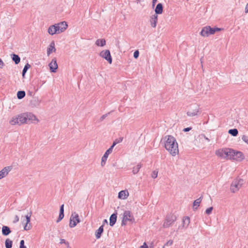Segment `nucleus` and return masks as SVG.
I'll use <instances>...</instances> for the list:
<instances>
[{
    "label": "nucleus",
    "mask_w": 248,
    "mask_h": 248,
    "mask_svg": "<svg viewBox=\"0 0 248 248\" xmlns=\"http://www.w3.org/2000/svg\"><path fill=\"white\" fill-rule=\"evenodd\" d=\"M166 139L165 143V147L166 149L172 156H175L179 153L178 143L175 139L171 135H168L165 137Z\"/></svg>",
    "instance_id": "1"
},
{
    "label": "nucleus",
    "mask_w": 248,
    "mask_h": 248,
    "mask_svg": "<svg viewBox=\"0 0 248 248\" xmlns=\"http://www.w3.org/2000/svg\"><path fill=\"white\" fill-rule=\"evenodd\" d=\"M19 125L24 123L32 122L33 121L37 120L36 116L31 112H26L20 114L17 116Z\"/></svg>",
    "instance_id": "2"
},
{
    "label": "nucleus",
    "mask_w": 248,
    "mask_h": 248,
    "mask_svg": "<svg viewBox=\"0 0 248 248\" xmlns=\"http://www.w3.org/2000/svg\"><path fill=\"white\" fill-rule=\"evenodd\" d=\"M201 113L200 108L199 105L196 104L191 105L186 112L187 116L189 117H193Z\"/></svg>",
    "instance_id": "3"
},
{
    "label": "nucleus",
    "mask_w": 248,
    "mask_h": 248,
    "mask_svg": "<svg viewBox=\"0 0 248 248\" xmlns=\"http://www.w3.org/2000/svg\"><path fill=\"white\" fill-rule=\"evenodd\" d=\"M176 217L173 214H168L167 215L165 222L163 225L164 228H168L176 220Z\"/></svg>",
    "instance_id": "4"
},
{
    "label": "nucleus",
    "mask_w": 248,
    "mask_h": 248,
    "mask_svg": "<svg viewBox=\"0 0 248 248\" xmlns=\"http://www.w3.org/2000/svg\"><path fill=\"white\" fill-rule=\"evenodd\" d=\"M80 222V220L79 218L78 215L76 212L73 213L70 218L69 227L70 228L75 227L77 223Z\"/></svg>",
    "instance_id": "5"
},
{
    "label": "nucleus",
    "mask_w": 248,
    "mask_h": 248,
    "mask_svg": "<svg viewBox=\"0 0 248 248\" xmlns=\"http://www.w3.org/2000/svg\"><path fill=\"white\" fill-rule=\"evenodd\" d=\"M31 212L28 213L27 215L25 216V220H23L22 221V224H24V230L25 231H28L31 229V225L30 223L31 217Z\"/></svg>",
    "instance_id": "6"
},
{
    "label": "nucleus",
    "mask_w": 248,
    "mask_h": 248,
    "mask_svg": "<svg viewBox=\"0 0 248 248\" xmlns=\"http://www.w3.org/2000/svg\"><path fill=\"white\" fill-rule=\"evenodd\" d=\"M99 56L107 60L109 64L112 63V59L109 50H102L100 52Z\"/></svg>",
    "instance_id": "7"
},
{
    "label": "nucleus",
    "mask_w": 248,
    "mask_h": 248,
    "mask_svg": "<svg viewBox=\"0 0 248 248\" xmlns=\"http://www.w3.org/2000/svg\"><path fill=\"white\" fill-rule=\"evenodd\" d=\"M59 33L63 32L67 28L68 25L65 21H62L54 25Z\"/></svg>",
    "instance_id": "8"
},
{
    "label": "nucleus",
    "mask_w": 248,
    "mask_h": 248,
    "mask_svg": "<svg viewBox=\"0 0 248 248\" xmlns=\"http://www.w3.org/2000/svg\"><path fill=\"white\" fill-rule=\"evenodd\" d=\"M232 154L231 159L241 161L244 159V155L240 151H236L233 150V153H232Z\"/></svg>",
    "instance_id": "9"
},
{
    "label": "nucleus",
    "mask_w": 248,
    "mask_h": 248,
    "mask_svg": "<svg viewBox=\"0 0 248 248\" xmlns=\"http://www.w3.org/2000/svg\"><path fill=\"white\" fill-rule=\"evenodd\" d=\"M123 217H124L128 221L133 223L135 222V218L133 215L131 214L130 211H125L124 213Z\"/></svg>",
    "instance_id": "10"
},
{
    "label": "nucleus",
    "mask_w": 248,
    "mask_h": 248,
    "mask_svg": "<svg viewBox=\"0 0 248 248\" xmlns=\"http://www.w3.org/2000/svg\"><path fill=\"white\" fill-rule=\"evenodd\" d=\"M112 152V149L109 147L105 153L104 155L102 157L101 159V166H104L106 163L107 159L108 157V155L111 154Z\"/></svg>",
    "instance_id": "11"
},
{
    "label": "nucleus",
    "mask_w": 248,
    "mask_h": 248,
    "mask_svg": "<svg viewBox=\"0 0 248 248\" xmlns=\"http://www.w3.org/2000/svg\"><path fill=\"white\" fill-rule=\"evenodd\" d=\"M48 66L49 67L50 72L55 73L58 67L56 59L55 58L53 59Z\"/></svg>",
    "instance_id": "12"
},
{
    "label": "nucleus",
    "mask_w": 248,
    "mask_h": 248,
    "mask_svg": "<svg viewBox=\"0 0 248 248\" xmlns=\"http://www.w3.org/2000/svg\"><path fill=\"white\" fill-rule=\"evenodd\" d=\"M241 187V186L239 184V182H237V181L234 180L231 185L230 189L232 192L235 193L238 191Z\"/></svg>",
    "instance_id": "13"
},
{
    "label": "nucleus",
    "mask_w": 248,
    "mask_h": 248,
    "mask_svg": "<svg viewBox=\"0 0 248 248\" xmlns=\"http://www.w3.org/2000/svg\"><path fill=\"white\" fill-rule=\"evenodd\" d=\"M158 16L156 14L152 15L150 17V22L151 25L153 28H155L157 22Z\"/></svg>",
    "instance_id": "14"
},
{
    "label": "nucleus",
    "mask_w": 248,
    "mask_h": 248,
    "mask_svg": "<svg viewBox=\"0 0 248 248\" xmlns=\"http://www.w3.org/2000/svg\"><path fill=\"white\" fill-rule=\"evenodd\" d=\"M11 170L10 167H6L4 168L0 171V179L5 177Z\"/></svg>",
    "instance_id": "15"
},
{
    "label": "nucleus",
    "mask_w": 248,
    "mask_h": 248,
    "mask_svg": "<svg viewBox=\"0 0 248 248\" xmlns=\"http://www.w3.org/2000/svg\"><path fill=\"white\" fill-rule=\"evenodd\" d=\"M209 26H207L204 27L203 28H202L201 31L200 32V34L202 36H203V37L209 36L210 35L209 33L210 31H209Z\"/></svg>",
    "instance_id": "16"
},
{
    "label": "nucleus",
    "mask_w": 248,
    "mask_h": 248,
    "mask_svg": "<svg viewBox=\"0 0 248 248\" xmlns=\"http://www.w3.org/2000/svg\"><path fill=\"white\" fill-rule=\"evenodd\" d=\"M155 14L156 15L162 14L163 12V6L162 3H158L155 9Z\"/></svg>",
    "instance_id": "17"
},
{
    "label": "nucleus",
    "mask_w": 248,
    "mask_h": 248,
    "mask_svg": "<svg viewBox=\"0 0 248 248\" xmlns=\"http://www.w3.org/2000/svg\"><path fill=\"white\" fill-rule=\"evenodd\" d=\"M232 153H233V150L230 148L224 149V154L225 155L224 158L228 157L231 159Z\"/></svg>",
    "instance_id": "18"
},
{
    "label": "nucleus",
    "mask_w": 248,
    "mask_h": 248,
    "mask_svg": "<svg viewBox=\"0 0 248 248\" xmlns=\"http://www.w3.org/2000/svg\"><path fill=\"white\" fill-rule=\"evenodd\" d=\"M117 213H114L112 214L109 217V225L111 227L113 226L117 220Z\"/></svg>",
    "instance_id": "19"
},
{
    "label": "nucleus",
    "mask_w": 248,
    "mask_h": 248,
    "mask_svg": "<svg viewBox=\"0 0 248 248\" xmlns=\"http://www.w3.org/2000/svg\"><path fill=\"white\" fill-rule=\"evenodd\" d=\"M128 196V192L127 190H122L118 193V198L121 199H125Z\"/></svg>",
    "instance_id": "20"
},
{
    "label": "nucleus",
    "mask_w": 248,
    "mask_h": 248,
    "mask_svg": "<svg viewBox=\"0 0 248 248\" xmlns=\"http://www.w3.org/2000/svg\"><path fill=\"white\" fill-rule=\"evenodd\" d=\"M1 232L3 235L7 236L11 232V230L9 227L7 226H3Z\"/></svg>",
    "instance_id": "21"
},
{
    "label": "nucleus",
    "mask_w": 248,
    "mask_h": 248,
    "mask_svg": "<svg viewBox=\"0 0 248 248\" xmlns=\"http://www.w3.org/2000/svg\"><path fill=\"white\" fill-rule=\"evenodd\" d=\"M55 51H56V48H55V44H54V42L53 41L50 43V44L49 46V47L47 48V56H49L51 52H55Z\"/></svg>",
    "instance_id": "22"
},
{
    "label": "nucleus",
    "mask_w": 248,
    "mask_h": 248,
    "mask_svg": "<svg viewBox=\"0 0 248 248\" xmlns=\"http://www.w3.org/2000/svg\"><path fill=\"white\" fill-rule=\"evenodd\" d=\"M103 231V225H102L95 232V237L97 239H99L101 237Z\"/></svg>",
    "instance_id": "23"
},
{
    "label": "nucleus",
    "mask_w": 248,
    "mask_h": 248,
    "mask_svg": "<svg viewBox=\"0 0 248 248\" xmlns=\"http://www.w3.org/2000/svg\"><path fill=\"white\" fill-rule=\"evenodd\" d=\"M40 101L37 98H33L30 102L31 106L32 107H37L39 106Z\"/></svg>",
    "instance_id": "24"
},
{
    "label": "nucleus",
    "mask_w": 248,
    "mask_h": 248,
    "mask_svg": "<svg viewBox=\"0 0 248 248\" xmlns=\"http://www.w3.org/2000/svg\"><path fill=\"white\" fill-rule=\"evenodd\" d=\"M202 197H200L199 198L194 201L193 204V208L194 210L197 209L198 207L199 206L200 204L202 202Z\"/></svg>",
    "instance_id": "25"
},
{
    "label": "nucleus",
    "mask_w": 248,
    "mask_h": 248,
    "mask_svg": "<svg viewBox=\"0 0 248 248\" xmlns=\"http://www.w3.org/2000/svg\"><path fill=\"white\" fill-rule=\"evenodd\" d=\"M48 32L51 35L59 34L58 32H57V29H56V27L54 26V25H51L49 27L48 29Z\"/></svg>",
    "instance_id": "26"
},
{
    "label": "nucleus",
    "mask_w": 248,
    "mask_h": 248,
    "mask_svg": "<svg viewBox=\"0 0 248 248\" xmlns=\"http://www.w3.org/2000/svg\"><path fill=\"white\" fill-rule=\"evenodd\" d=\"M11 58L13 61L15 62V64H17L20 62V58L18 55L16 54H12L11 55Z\"/></svg>",
    "instance_id": "27"
},
{
    "label": "nucleus",
    "mask_w": 248,
    "mask_h": 248,
    "mask_svg": "<svg viewBox=\"0 0 248 248\" xmlns=\"http://www.w3.org/2000/svg\"><path fill=\"white\" fill-rule=\"evenodd\" d=\"M190 223V218L188 217H185L183 219V226L187 228Z\"/></svg>",
    "instance_id": "28"
},
{
    "label": "nucleus",
    "mask_w": 248,
    "mask_h": 248,
    "mask_svg": "<svg viewBox=\"0 0 248 248\" xmlns=\"http://www.w3.org/2000/svg\"><path fill=\"white\" fill-rule=\"evenodd\" d=\"M106 43V42L105 39H98L95 42V45L100 46H104Z\"/></svg>",
    "instance_id": "29"
},
{
    "label": "nucleus",
    "mask_w": 248,
    "mask_h": 248,
    "mask_svg": "<svg viewBox=\"0 0 248 248\" xmlns=\"http://www.w3.org/2000/svg\"><path fill=\"white\" fill-rule=\"evenodd\" d=\"M224 149H218V150H217L216 151V155L218 156V157H221V158H224Z\"/></svg>",
    "instance_id": "30"
},
{
    "label": "nucleus",
    "mask_w": 248,
    "mask_h": 248,
    "mask_svg": "<svg viewBox=\"0 0 248 248\" xmlns=\"http://www.w3.org/2000/svg\"><path fill=\"white\" fill-rule=\"evenodd\" d=\"M9 123L11 125H15L16 124L19 125V121L17 116L13 117L11 120L9 121Z\"/></svg>",
    "instance_id": "31"
},
{
    "label": "nucleus",
    "mask_w": 248,
    "mask_h": 248,
    "mask_svg": "<svg viewBox=\"0 0 248 248\" xmlns=\"http://www.w3.org/2000/svg\"><path fill=\"white\" fill-rule=\"evenodd\" d=\"M25 95L26 93L24 91H19L17 93V97L18 99H21L23 98Z\"/></svg>",
    "instance_id": "32"
},
{
    "label": "nucleus",
    "mask_w": 248,
    "mask_h": 248,
    "mask_svg": "<svg viewBox=\"0 0 248 248\" xmlns=\"http://www.w3.org/2000/svg\"><path fill=\"white\" fill-rule=\"evenodd\" d=\"M13 245V241L7 238L6 239L5 242V246L6 248H12Z\"/></svg>",
    "instance_id": "33"
},
{
    "label": "nucleus",
    "mask_w": 248,
    "mask_h": 248,
    "mask_svg": "<svg viewBox=\"0 0 248 248\" xmlns=\"http://www.w3.org/2000/svg\"><path fill=\"white\" fill-rule=\"evenodd\" d=\"M228 133L233 136H236L238 134V131L237 129L234 128L229 130Z\"/></svg>",
    "instance_id": "34"
},
{
    "label": "nucleus",
    "mask_w": 248,
    "mask_h": 248,
    "mask_svg": "<svg viewBox=\"0 0 248 248\" xmlns=\"http://www.w3.org/2000/svg\"><path fill=\"white\" fill-rule=\"evenodd\" d=\"M123 140V138L121 137L119 139H116L113 142L112 145L110 147L112 149L118 143L121 142Z\"/></svg>",
    "instance_id": "35"
},
{
    "label": "nucleus",
    "mask_w": 248,
    "mask_h": 248,
    "mask_svg": "<svg viewBox=\"0 0 248 248\" xmlns=\"http://www.w3.org/2000/svg\"><path fill=\"white\" fill-rule=\"evenodd\" d=\"M30 67H31V65L29 63H27L25 65V66L22 70V75L23 77H24L25 76V75L26 73L27 70L30 68Z\"/></svg>",
    "instance_id": "36"
},
{
    "label": "nucleus",
    "mask_w": 248,
    "mask_h": 248,
    "mask_svg": "<svg viewBox=\"0 0 248 248\" xmlns=\"http://www.w3.org/2000/svg\"><path fill=\"white\" fill-rule=\"evenodd\" d=\"M141 167V164H138L136 166L134 167L133 169V173L135 174H137L140 170Z\"/></svg>",
    "instance_id": "37"
},
{
    "label": "nucleus",
    "mask_w": 248,
    "mask_h": 248,
    "mask_svg": "<svg viewBox=\"0 0 248 248\" xmlns=\"http://www.w3.org/2000/svg\"><path fill=\"white\" fill-rule=\"evenodd\" d=\"M63 217H64V214H62L61 213H59V216L58 218L56 220V222L57 223L59 222L61 220H62L63 219Z\"/></svg>",
    "instance_id": "38"
},
{
    "label": "nucleus",
    "mask_w": 248,
    "mask_h": 248,
    "mask_svg": "<svg viewBox=\"0 0 248 248\" xmlns=\"http://www.w3.org/2000/svg\"><path fill=\"white\" fill-rule=\"evenodd\" d=\"M60 244H65L67 246V248L69 247V243L68 242L66 241L65 239H60Z\"/></svg>",
    "instance_id": "39"
},
{
    "label": "nucleus",
    "mask_w": 248,
    "mask_h": 248,
    "mask_svg": "<svg viewBox=\"0 0 248 248\" xmlns=\"http://www.w3.org/2000/svg\"><path fill=\"white\" fill-rule=\"evenodd\" d=\"M213 209V207H210L209 208H208L206 211H205V213L207 215H209L211 213L212 210Z\"/></svg>",
    "instance_id": "40"
},
{
    "label": "nucleus",
    "mask_w": 248,
    "mask_h": 248,
    "mask_svg": "<svg viewBox=\"0 0 248 248\" xmlns=\"http://www.w3.org/2000/svg\"><path fill=\"white\" fill-rule=\"evenodd\" d=\"M158 171L154 170L152 173V177L153 178H155L157 177Z\"/></svg>",
    "instance_id": "41"
},
{
    "label": "nucleus",
    "mask_w": 248,
    "mask_h": 248,
    "mask_svg": "<svg viewBox=\"0 0 248 248\" xmlns=\"http://www.w3.org/2000/svg\"><path fill=\"white\" fill-rule=\"evenodd\" d=\"M242 140L248 144V136L243 135L242 137Z\"/></svg>",
    "instance_id": "42"
},
{
    "label": "nucleus",
    "mask_w": 248,
    "mask_h": 248,
    "mask_svg": "<svg viewBox=\"0 0 248 248\" xmlns=\"http://www.w3.org/2000/svg\"><path fill=\"white\" fill-rule=\"evenodd\" d=\"M209 31L210 35L214 34L216 32L214 28H211L210 26H209Z\"/></svg>",
    "instance_id": "43"
},
{
    "label": "nucleus",
    "mask_w": 248,
    "mask_h": 248,
    "mask_svg": "<svg viewBox=\"0 0 248 248\" xmlns=\"http://www.w3.org/2000/svg\"><path fill=\"white\" fill-rule=\"evenodd\" d=\"M110 113V112H108V113H107V114H104L100 118V121H103L108 115V114H109Z\"/></svg>",
    "instance_id": "44"
},
{
    "label": "nucleus",
    "mask_w": 248,
    "mask_h": 248,
    "mask_svg": "<svg viewBox=\"0 0 248 248\" xmlns=\"http://www.w3.org/2000/svg\"><path fill=\"white\" fill-rule=\"evenodd\" d=\"M235 180L236 181H237V182H239V184L240 185V186H242L243 184L244 180L242 179H240V178L236 179H235Z\"/></svg>",
    "instance_id": "45"
},
{
    "label": "nucleus",
    "mask_w": 248,
    "mask_h": 248,
    "mask_svg": "<svg viewBox=\"0 0 248 248\" xmlns=\"http://www.w3.org/2000/svg\"><path fill=\"white\" fill-rule=\"evenodd\" d=\"M139 56V52L138 50H137L134 52L133 56L135 59H137L138 58Z\"/></svg>",
    "instance_id": "46"
},
{
    "label": "nucleus",
    "mask_w": 248,
    "mask_h": 248,
    "mask_svg": "<svg viewBox=\"0 0 248 248\" xmlns=\"http://www.w3.org/2000/svg\"><path fill=\"white\" fill-rule=\"evenodd\" d=\"M199 137L202 139V138H204V139H205L207 141H209L210 140L209 139L207 138L205 135L203 134H202L201 135H200Z\"/></svg>",
    "instance_id": "47"
},
{
    "label": "nucleus",
    "mask_w": 248,
    "mask_h": 248,
    "mask_svg": "<svg viewBox=\"0 0 248 248\" xmlns=\"http://www.w3.org/2000/svg\"><path fill=\"white\" fill-rule=\"evenodd\" d=\"M61 213V214H64V204H62L61 206H60V213Z\"/></svg>",
    "instance_id": "48"
},
{
    "label": "nucleus",
    "mask_w": 248,
    "mask_h": 248,
    "mask_svg": "<svg viewBox=\"0 0 248 248\" xmlns=\"http://www.w3.org/2000/svg\"><path fill=\"white\" fill-rule=\"evenodd\" d=\"M19 221V217L17 215L15 216L14 220H13V223H16Z\"/></svg>",
    "instance_id": "49"
},
{
    "label": "nucleus",
    "mask_w": 248,
    "mask_h": 248,
    "mask_svg": "<svg viewBox=\"0 0 248 248\" xmlns=\"http://www.w3.org/2000/svg\"><path fill=\"white\" fill-rule=\"evenodd\" d=\"M128 221L124 217H123L122 221V226H124L126 224V222Z\"/></svg>",
    "instance_id": "50"
},
{
    "label": "nucleus",
    "mask_w": 248,
    "mask_h": 248,
    "mask_svg": "<svg viewBox=\"0 0 248 248\" xmlns=\"http://www.w3.org/2000/svg\"><path fill=\"white\" fill-rule=\"evenodd\" d=\"M173 244V241L172 240H170L169 241H168L164 245V246H170L172 245Z\"/></svg>",
    "instance_id": "51"
},
{
    "label": "nucleus",
    "mask_w": 248,
    "mask_h": 248,
    "mask_svg": "<svg viewBox=\"0 0 248 248\" xmlns=\"http://www.w3.org/2000/svg\"><path fill=\"white\" fill-rule=\"evenodd\" d=\"M192 129V127H186V128H184L183 131L184 132H188V131H189L190 130H191Z\"/></svg>",
    "instance_id": "52"
},
{
    "label": "nucleus",
    "mask_w": 248,
    "mask_h": 248,
    "mask_svg": "<svg viewBox=\"0 0 248 248\" xmlns=\"http://www.w3.org/2000/svg\"><path fill=\"white\" fill-rule=\"evenodd\" d=\"M4 65V63L2 61V60L0 58V68H2Z\"/></svg>",
    "instance_id": "53"
},
{
    "label": "nucleus",
    "mask_w": 248,
    "mask_h": 248,
    "mask_svg": "<svg viewBox=\"0 0 248 248\" xmlns=\"http://www.w3.org/2000/svg\"><path fill=\"white\" fill-rule=\"evenodd\" d=\"M24 243H25L24 240H21L20 242V246L19 247H22V246H25Z\"/></svg>",
    "instance_id": "54"
},
{
    "label": "nucleus",
    "mask_w": 248,
    "mask_h": 248,
    "mask_svg": "<svg viewBox=\"0 0 248 248\" xmlns=\"http://www.w3.org/2000/svg\"><path fill=\"white\" fill-rule=\"evenodd\" d=\"M214 29H215V31H216H216H221V30H223V28H217V27H216V28H214Z\"/></svg>",
    "instance_id": "55"
},
{
    "label": "nucleus",
    "mask_w": 248,
    "mask_h": 248,
    "mask_svg": "<svg viewBox=\"0 0 248 248\" xmlns=\"http://www.w3.org/2000/svg\"><path fill=\"white\" fill-rule=\"evenodd\" d=\"M141 248H149L146 243L144 242L143 245L140 247Z\"/></svg>",
    "instance_id": "56"
},
{
    "label": "nucleus",
    "mask_w": 248,
    "mask_h": 248,
    "mask_svg": "<svg viewBox=\"0 0 248 248\" xmlns=\"http://www.w3.org/2000/svg\"><path fill=\"white\" fill-rule=\"evenodd\" d=\"M157 0H152V7H154L155 3H156Z\"/></svg>",
    "instance_id": "57"
},
{
    "label": "nucleus",
    "mask_w": 248,
    "mask_h": 248,
    "mask_svg": "<svg viewBox=\"0 0 248 248\" xmlns=\"http://www.w3.org/2000/svg\"><path fill=\"white\" fill-rule=\"evenodd\" d=\"M245 13H248V3L246 5V6L245 7Z\"/></svg>",
    "instance_id": "58"
},
{
    "label": "nucleus",
    "mask_w": 248,
    "mask_h": 248,
    "mask_svg": "<svg viewBox=\"0 0 248 248\" xmlns=\"http://www.w3.org/2000/svg\"><path fill=\"white\" fill-rule=\"evenodd\" d=\"M105 223H106V224H108V221L107 219H104V221H103V224H105ZM104 225V224H103Z\"/></svg>",
    "instance_id": "59"
},
{
    "label": "nucleus",
    "mask_w": 248,
    "mask_h": 248,
    "mask_svg": "<svg viewBox=\"0 0 248 248\" xmlns=\"http://www.w3.org/2000/svg\"><path fill=\"white\" fill-rule=\"evenodd\" d=\"M19 248H27V247L25 246L19 247Z\"/></svg>",
    "instance_id": "60"
},
{
    "label": "nucleus",
    "mask_w": 248,
    "mask_h": 248,
    "mask_svg": "<svg viewBox=\"0 0 248 248\" xmlns=\"http://www.w3.org/2000/svg\"><path fill=\"white\" fill-rule=\"evenodd\" d=\"M31 93H31V92H29L28 93V94H29L30 95H31Z\"/></svg>",
    "instance_id": "61"
},
{
    "label": "nucleus",
    "mask_w": 248,
    "mask_h": 248,
    "mask_svg": "<svg viewBox=\"0 0 248 248\" xmlns=\"http://www.w3.org/2000/svg\"><path fill=\"white\" fill-rule=\"evenodd\" d=\"M137 1H138L139 2H140V0H137Z\"/></svg>",
    "instance_id": "62"
},
{
    "label": "nucleus",
    "mask_w": 248,
    "mask_h": 248,
    "mask_svg": "<svg viewBox=\"0 0 248 248\" xmlns=\"http://www.w3.org/2000/svg\"><path fill=\"white\" fill-rule=\"evenodd\" d=\"M163 248H164V247Z\"/></svg>",
    "instance_id": "63"
}]
</instances>
